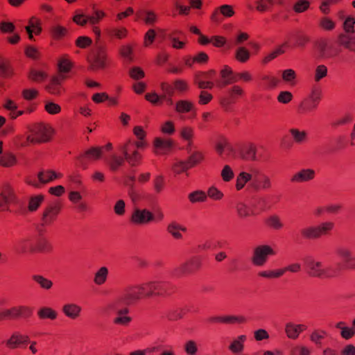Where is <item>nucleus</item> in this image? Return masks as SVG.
Listing matches in <instances>:
<instances>
[{
    "mask_svg": "<svg viewBox=\"0 0 355 355\" xmlns=\"http://www.w3.org/2000/svg\"><path fill=\"white\" fill-rule=\"evenodd\" d=\"M144 286L130 285L124 289L123 293L109 302V308L119 313H128V306L137 303L144 297Z\"/></svg>",
    "mask_w": 355,
    "mask_h": 355,
    "instance_id": "f257e3e1",
    "label": "nucleus"
},
{
    "mask_svg": "<svg viewBox=\"0 0 355 355\" xmlns=\"http://www.w3.org/2000/svg\"><path fill=\"white\" fill-rule=\"evenodd\" d=\"M305 264L308 275L312 277L332 278L338 276L340 272V269L333 266L323 268L322 262L311 258L305 261Z\"/></svg>",
    "mask_w": 355,
    "mask_h": 355,
    "instance_id": "f03ea898",
    "label": "nucleus"
},
{
    "mask_svg": "<svg viewBox=\"0 0 355 355\" xmlns=\"http://www.w3.org/2000/svg\"><path fill=\"white\" fill-rule=\"evenodd\" d=\"M105 15V12L101 10H95L94 15H86L83 12H77L73 20L76 24L82 26L89 22L93 26L92 30L94 34L99 37L101 36V31L97 26H95V25L97 24Z\"/></svg>",
    "mask_w": 355,
    "mask_h": 355,
    "instance_id": "7ed1b4c3",
    "label": "nucleus"
},
{
    "mask_svg": "<svg viewBox=\"0 0 355 355\" xmlns=\"http://www.w3.org/2000/svg\"><path fill=\"white\" fill-rule=\"evenodd\" d=\"M31 134L27 137L32 144L48 141L50 139L51 129L44 124L35 125L31 130Z\"/></svg>",
    "mask_w": 355,
    "mask_h": 355,
    "instance_id": "20e7f679",
    "label": "nucleus"
},
{
    "mask_svg": "<svg viewBox=\"0 0 355 355\" xmlns=\"http://www.w3.org/2000/svg\"><path fill=\"white\" fill-rule=\"evenodd\" d=\"M275 252L268 245H261L257 246L253 250L252 262L257 266H263L270 255H274Z\"/></svg>",
    "mask_w": 355,
    "mask_h": 355,
    "instance_id": "39448f33",
    "label": "nucleus"
},
{
    "mask_svg": "<svg viewBox=\"0 0 355 355\" xmlns=\"http://www.w3.org/2000/svg\"><path fill=\"white\" fill-rule=\"evenodd\" d=\"M61 210V205L55 203L48 205L43 210L41 218V225L42 227L50 226L56 220Z\"/></svg>",
    "mask_w": 355,
    "mask_h": 355,
    "instance_id": "423d86ee",
    "label": "nucleus"
},
{
    "mask_svg": "<svg viewBox=\"0 0 355 355\" xmlns=\"http://www.w3.org/2000/svg\"><path fill=\"white\" fill-rule=\"evenodd\" d=\"M337 254L343 261L342 267L347 270H355V247H342L338 249Z\"/></svg>",
    "mask_w": 355,
    "mask_h": 355,
    "instance_id": "0eeeda50",
    "label": "nucleus"
},
{
    "mask_svg": "<svg viewBox=\"0 0 355 355\" xmlns=\"http://www.w3.org/2000/svg\"><path fill=\"white\" fill-rule=\"evenodd\" d=\"M130 144V141L128 140L127 142L123 144H121L119 146V150L124 155L125 160L128 163L132 166H135L139 164L141 160L142 156L139 153L138 150H134L133 151H130L129 148V145Z\"/></svg>",
    "mask_w": 355,
    "mask_h": 355,
    "instance_id": "6e6552de",
    "label": "nucleus"
},
{
    "mask_svg": "<svg viewBox=\"0 0 355 355\" xmlns=\"http://www.w3.org/2000/svg\"><path fill=\"white\" fill-rule=\"evenodd\" d=\"M155 220V216L146 209H135L132 214L131 221L136 225L148 223Z\"/></svg>",
    "mask_w": 355,
    "mask_h": 355,
    "instance_id": "1a4fd4ad",
    "label": "nucleus"
},
{
    "mask_svg": "<svg viewBox=\"0 0 355 355\" xmlns=\"http://www.w3.org/2000/svg\"><path fill=\"white\" fill-rule=\"evenodd\" d=\"M271 186L270 178L257 168V173L252 182H250V187L255 191H258L269 189Z\"/></svg>",
    "mask_w": 355,
    "mask_h": 355,
    "instance_id": "9d476101",
    "label": "nucleus"
},
{
    "mask_svg": "<svg viewBox=\"0 0 355 355\" xmlns=\"http://www.w3.org/2000/svg\"><path fill=\"white\" fill-rule=\"evenodd\" d=\"M106 54L101 46L96 47L92 52L89 62L94 69L103 68L105 66Z\"/></svg>",
    "mask_w": 355,
    "mask_h": 355,
    "instance_id": "9b49d317",
    "label": "nucleus"
},
{
    "mask_svg": "<svg viewBox=\"0 0 355 355\" xmlns=\"http://www.w3.org/2000/svg\"><path fill=\"white\" fill-rule=\"evenodd\" d=\"M15 200L13 189L8 185L3 187L0 191V207L3 210H7V205Z\"/></svg>",
    "mask_w": 355,
    "mask_h": 355,
    "instance_id": "f8f14e48",
    "label": "nucleus"
},
{
    "mask_svg": "<svg viewBox=\"0 0 355 355\" xmlns=\"http://www.w3.org/2000/svg\"><path fill=\"white\" fill-rule=\"evenodd\" d=\"M230 96L224 97L220 99V104L223 108L228 111L231 105L234 102L236 96H241L243 94V90L239 85H234L229 90Z\"/></svg>",
    "mask_w": 355,
    "mask_h": 355,
    "instance_id": "ddd939ff",
    "label": "nucleus"
},
{
    "mask_svg": "<svg viewBox=\"0 0 355 355\" xmlns=\"http://www.w3.org/2000/svg\"><path fill=\"white\" fill-rule=\"evenodd\" d=\"M257 173V168L251 167L249 172H241L236 178V187L237 190L242 189L247 182H251ZM250 186V184H249Z\"/></svg>",
    "mask_w": 355,
    "mask_h": 355,
    "instance_id": "4468645a",
    "label": "nucleus"
},
{
    "mask_svg": "<svg viewBox=\"0 0 355 355\" xmlns=\"http://www.w3.org/2000/svg\"><path fill=\"white\" fill-rule=\"evenodd\" d=\"M257 173V168L251 167L249 172H241L236 178V187L237 190L242 189L247 182H251ZM250 186V184H249Z\"/></svg>",
    "mask_w": 355,
    "mask_h": 355,
    "instance_id": "2eb2a0df",
    "label": "nucleus"
},
{
    "mask_svg": "<svg viewBox=\"0 0 355 355\" xmlns=\"http://www.w3.org/2000/svg\"><path fill=\"white\" fill-rule=\"evenodd\" d=\"M315 172L311 168L301 169L295 173L291 178L293 183H301L312 180L315 178Z\"/></svg>",
    "mask_w": 355,
    "mask_h": 355,
    "instance_id": "dca6fc26",
    "label": "nucleus"
},
{
    "mask_svg": "<svg viewBox=\"0 0 355 355\" xmlns=\"http://www.w3.org/2000/svg\"><path fill=\"white\" fill-rule=\"evenodd\" d=\"M318 97L314 100L306 98L302 101L298 105L297 111L301 115H307L313 112L318 107Z\"/></svg>",
    "mask_w": 355,
    "mask_h": 355,
    "instance_id": "f3484780",
    "label": "nucleus"
},
{
    "mask_svg": "<svg viewBox=\"0 0 355 355\" xmlns=\"http://www.w3.org/2000/svg\"><path fill=\"white\" fill-rule=\"evenodd\" d=\"M14 248L17 253L21 254L36 252V248L31 245L28 239H19L15 243Z\"/></svg>",
    "mask_w": 355,
    "mask_h": 355,
    "instance_id": "a211bd4d",
    "label": "nucleus"
},
{
    "mask_svg": "<svg viewBox=\"0 0 355 355\" xmlns=\"http://www.w3.org/2000/svg\"><path fill=\"white\" fill-rule=\"evenodd\" d=\"M247 340L245 335H240L234 338L229 345V349L235 354H241L245 348V343Z\"/></svg>",
    "mask_w": 355,
    "mask_h": 355,
    "instance_id": "6ab92c4d",
    "label": "nucleus"
},
{
    "mask_svg": "<svg viewBox=\"0 0 355 355\" xmlns=\"http://www.w3.org/2000/svg\"><path fill=\"white\" fill-rule=\"evenodd\" d=\"M62 312L64 314L71 318V319H76L78 317H79L82 309L81 307L73 303H69L66 304L62 306Z\"/></svg>",
    "mask_w": 355,
    "mask_h": 355,
    "instance_id": "aec40b11",
    "label": "nucleus"
},
{
    "mask_svg": "<svg viewBox=\"0 0 355 355\" xmlns=\"http://www.w3.org/2000/svg\"><path fill=\"white\" fill-rule=\"evenodd\" d=\"M304 326L303 324H295L292 322H288L285 325V332L288 338L291 339H296L300 334L304 331Z\"/></svg>",
    "mask_w": 355,
    "mask_h": 355,
    "instance_id": "412c9836",
    "label": "nucleus"
},
{
    "mask_svg": "<svg viewBox=\"0 0 355 355\" xmlns=\"http://www.w3.org/2000/svg\"><path fill=\"white\" fill-rule=\"evenodd\" d=\"M167 232L175 239H182V234L181 232H187V229L186 227L180 225L177 222L173 221L170 223L166 227Z\"/></svg>",
    "mask_w": 355,
    "mask_h": 355,
    "instance_id": "4be33fe9",
    "label": "nucleus"
},
{
    "mask_svg": "<svg viewBox=\"0 0 355 355\" xmlns=\"http://www.w3.org/2000/svg\"><path fill=\"white\" fill-rule=\"evenodd\" d=\"M154 146L155 148V153L166 154L171 150L172 147V142L168 139L157 138L155 140Z\"/></svg>",
    "mask_w": 355,
    "mask_h": 355,
    "instance_id": "5701e85b",
    "label": "nucleus"
},
{
    "mask_svg": "<svg viewBox=\"0 0 355 355\" xmlns=\"http://www.w3.org/2000/svg\"><path fill=\"white\" fill-rule=\"evenodd\" d=\"M220 76L223 79L222 83L223 86L230 85L238 80L236 73H234L232 69L228 66H225V67L220 71Z\"/></svg>",
    "mask_w": 355,
    "mask_h": 355,
    "instance_id": "b1692460",
    "label": "nucleus"
},
{
    "mask_svg": "<svg viewBox=\"0 0 355 355\" xmlns=\"http://www.w3.org/2000/svg\"><path fill=\"white\" fill-rule=\"evenodd\" d=\"M65 78L64 76L54 77L46 86L47 91L53 95H60L62 93L61 80Z\"/></svg>",
    "mask_w": 355,
    "mask_h": 355,
    "instance_id": "393cba45",
    "label": "nucleus"
},
{
    "mask_svg": "<svg viewBox=\"0 0 355 355\" xmlns=\"http://www.w3.org/2000/svg\"><path fill=\"white\" fill-rule=\"evenodd\" d=\"M338 42L346 49L355 52V35L340 34L338 36Z\"/></svg>",
    "mask_w": 355,
    "mask_h": 355,
    "instance_id": "a878e982",
    "label": "nucleus"
},
{
    "mask_svg": "<svg viewBox=\"0 0 355 355\" xmlns=\"http://www.w3.org/2000/svg\"><path fill=\"white\" fill-rule=\"evenodd\" d=\"M266 223L268 227L273 230H279L284 227V223L280 216L275 214L267 217Z\"/></svg>",
    "mask_w": 355,
    "mask_h": 355,
    "instance_id": "bb28decb",
    "label": "nucleus"
},
{
    "mask_svg": "<svg viewBox=\"0 0 355 355\" xmlns=\"http://www.w3.org/2000/svg\"><path fill=\"white\" fill-rule=\"evenodd\" d=\"M194 264H196V261L194 259H191L189 261L181 263L174 269V275L180 276L191 272Z\"/></svg>",
    "mask_w": 355,
    "mask_h": 355,
    "instance_id": "cd10ccee",
    "label": "nucleus"
},
{
    "mask_svg": "<svg viewBox=\"0 0 355 355\" xmlns=\"http://www.w3.org/2000/svg\"><path fill=\"white\" fill-rule=\"evenodd\" d=\"M194 110V105L187 100H180L175 103V111L179 114L189 113Z\"/></svg>",
    "mask_w": 355,
    "mask_h": 355,
    "instance_id": "c85d7f7f",
    "label": "nucleus"
},
{
    "mask_svg": "<svg viewBox=\"0 0 355 355\" xmlns=\"http://www.w3.org/2000/svg\"><path fill=\"white\" fill-rule=\"evenodd\" d=\"M257 149L253 144H248L241 150V156L246 160H257Z\"/></svg>",
    "mask_w": 355,
    "mask_h": 355,
    "instance_id": "c756f323",
    "label": "nucleus"
},
{
    "mask_svg": "<svg viewBox=\"0 0 355 355\" xmlns=\"http://www.w3.org/2000/svg\"><path fill=\"white\" fill-rule=\"evenodd\" d=\"M108 268L105 266L101 267L94 274V282L98 286L103 284L107 279Z\"/></svg>",
    "mask_w": 355,
    "mask_h": 355,
    "instance_id": "7c9ffc66",
    "label": "nucleus"
},
{
    "mask_svg": "<svg viewBox=\"0 0 355 355\" xmlns=\"http://www.w3.org/2000/svg\"><path fill=\"white\" fill-rule=\"evenodd\" d=\"M25 29L28 34L30 40L33 39V32L36 35H39L42 31V28L40 26V21L33 17L29 21V26H26Z\"/></svg>",
    "mask_w": 355,
    "mask_h": 355,
    "instance_id": "2f4dec72",
    "label": "nucleus"
},
{
    "mask_svg": "<svg viewBox=\"0 0 355 355\" xmlns=\"http://www.w3.org/2000/svg\"><path fill=\"white\" fill-rule=\"evenodd\" d=\"M61 176V174H57L53 171H40L37 175L38 180L42 184H46Z\"/></svg>",
    "mask_w": 355,
    "mask_h": 355,
    "instance_id": "473e14b6",
    "label": "nucleus"
},
{
    "mask_svg": "<svg viewBox=\"0 0 355 355\" xmlns=\"http://www.w3.org/2000/svg\"><path fill=\"white\" fill-rule=\"evenodd\" d=\"M138 17L144 19L148 25H153L157 20L156 14L150 10H140L137 13Z\"/></svg>",
    "mask_w": 355,
    "mask_h": 355,
    "instance_id": "72a5a7b5",
    "label": "nucleus"
},
{
    "mask_svg": "<svg viewBox=\"0 0 355 355\" xmlns=\"http://www.w3.org/2000/svg\"><path fill=\"white\" fill-rule=\"evenodd\" d=\"M141 286H144V297H150L153 295H155L157 291V282H148L141 284Z\"/></svg>",
    "mask_w": 355,
    "mask_h": 355,
    "instance_id": "f704fd0d",
    "label": "nucleus"
},
{
    "mask_svg": "<svg viewBox=\"0 0 355 355\" xmlns=\"http://www.w3.org/2000/svg\"><path fill=\"white\" fill-rule=\"evenodd\" d=\"M106 311L108 313H114L118 315V316L114 319V323L115 324L127 325L131 321V318L125 315L127 313H119L115 311L111 310L109 308V303L106 306Z\"/></svg>",
    "mask_w": 355,
    "mask_h": 355,
    "instance_id": "c9c22d12",
    "label": "nucleus"
},
{
    "mask_svg": "<svg viewBox=\"0 0 355 355\" xmlns=\"http://www.w3.org/2000/svg\"><path fill=\"white\" fill-rule=\"evenodd\" d=\"M12 75V69L9 62L0 56V76L9 78Z\"/></svg>",
    "mask_w": 355,
    "mask_h": 355,
    "instance_id": "e433bc0d",
    "label": "nucleus"
},
{
    "mask_svg": "<svg viewBox=\"0 0 355 355\" xmlns=\"http://www.w3.org/2000/svg\"><path fill=\"white\" fill-rule=\"evenodd\" d=\"M125 157L119 156L116 154L111 155L108 164L112 171H116L121 166H122L125 162Z\"/></svg>",
    "mask_w": 355,
    "mask_h": 355,
    "instance_id": "4c0bfd02",
    "label": "nucleus"
},
{
    "mask_svg": "<svg viewBox=\"0 0 355 355\" xmlns=\"http://www.w3.org/2000/svg\"><path fill=\"white\" fill-rule=\"evenodd\" d=\"M328 45L325 42H318L315 44L316 55L318 58H328L330 55L327 53Z\"/></svg>",
    "mask_w": 355,
    "mask_h": 355,
    "instance_id": "58836bf2",
    "label": "nucleus"
},
{
    "mask_svg": "<svg viewBox=\"0 0 355 355\" xmlns=\"http://www.w3.org/2000/svg\"><path fill=\"white\" fill-rule=\"evenodd\" d=\"M207 194L201 190H197L190 193L188 198L191 203L202 202L207 200Z\"/></svg>",
    "mask_w": 355,
    "mask_h": 355,
    "instance_id": "ea45409f",
    "label": "nucleus"
},
{
    "mask_svg": "<svg viewBox=\"0 0 355 355\" xmlns=\"http://www.w3.org/2000/svg\"><path fill=\"white\" fill-rule=\"evenodd\" d=\"M37 315L41 319L55 320L58 314L55 311L49 307H42L38 311Z\"/></svg>",
    "mask_w": 355,
    "mask_h": 355,
    "instance_id": "a19ab883",
    "label": "nucleus"
},
{
    "mask_svg": "<svg viewBox=\"0 0 355 355\" xmlns=\"http://www.w3.org/2000/svg\"><path fill=\"white\" fill-rule=\"evenodd\" d=\"M302 236L308 239H318V231L317 226H310L301 230Z\"/></svg>",
    "mask_w": 355,
    "mask_h": 355,
    "instance_id": "79ce46f5",
    "label": "nucleus"
},
{
    "mask_svg": "<svg viewBox=\"0 0 355 355\" xmlns=\"http://www.w3.org/2000/svg\"><path fill=\"white\" fill-rule=\"evenodd\" d=\"M290 133L295 142L297 144L304 142L307 138V133L304 130L301 131L296 128H292L290 130Z\"/></svg>",
    "mask_w": 355,
    "mask_h": 355,
    "instance_id": "37998d69",
    "label": "nucleus"
},
{
    "mask_svg": "<svg viewBox=\"0 0 355 355\" xmlns=\"http://www.w3.org/2000/svg\"><path fill=\"white\" fill-rule=\"evenodd\" d=\"M44 200L42 195L32 196L28 202V209L31 211H36Z\"/></svg>",
    "mask_w": 355,
    "mask_h": 355,
    "instance_id": "c03bdc74",
    "label": "nucleus"
},
{
    "mask_svg": "<svg viewBox=\"0 0 355 355\" xmlns=\"http://www.w3.org/2000/svg\"><path fill=\"white\" fill-rule=\"evenodd\" d=\"M203 159L204 155L200 151H194L189 157L187 162L190 167H193L196 164H199L200 162H202Z\"/></svg>",
    "mask_w": 355,
    "mask_h": 355,
    "instance_id": "a18cd8bd",
    "label": "nucleus"
},
{
    "mask_svg": "<svg viewBox=\"0 0 355 355\" xmlns=\"http://www.w3.org/2000/svg\"><path fill=\"white\" fill-rule=\"evenodd\" d=\"M334 227V223L331 221H326L322 223L320 225L317 226L318 231V236L320 237L323 234H327L331 232Z\"/></svg>",
    "mask_w": 355,
    "mask_h": 355,
    "instance_id": "49530a36",
    "label": "nucleus"
},
{
    "mask_svg": "<svg viewBox=\"0 0 355 355\" xmlns=\"http://www.w3.org/2000/svg\"><path fill=\"white\" fill-rule=\"evenodd\" d=\"M215 148L218 154L220 156L223 155L225 150L230 151L232 150V147L230 143L225 139H221L220 141H218L216 144Z\"/></svg>",
    "mask_w": 355,
    "mask_h": 355,
    "instance_id": "de8ad7c7",
    "label": "nucleus"
},
{
    "mask_svg": "<svg viewBox=\"0 0 355 355\" xmlns=\"http://www.w3.org/2000/svg\"><path fill=\"white\" fill-rule=\"evenodd\" d=\"M328 69L327 67L324 64H320L317 66L315 70L314 80L319 82L322 78L327 76Z\"/></svg>",
    "mask_w": 355,
    "mask_h": 355,
    "instance_id": "09e8293b",
    "label": "nucleus"
},
{
    "mask_svg": "<svg viewBox=\"0 0 355 355\" xmlns=\"http://www.w3.org/2000/svg\"><path fill=\"white\" fill-rule=\"evenodd\" d=\"M250 51L245 47H239L236 51V58L241 62H245L250 58Z\"/></svg>",
    "mask_w": 355,
    "mask_h": 355,
    "instance_id": "8fccbe9b",
    "label": "nucleus"
},
{
    "mask_svg": "<svg viewBox=\"0 0 355 355\" xmlns=\"http://www.w3.org/2000/svg\"><path fill=\"white\" fill-rule=\"evenodd\" d=\"M33 279L44 289H50L53 286V282L51 280L42 275H34Z\"/></svg>",
    "mask_w": 355,
    "mask_h": 355,
    "instance_id": "3c124183",
    "label": "nucleus"
},
{
    "mask_svg": "<svg viewBox=\"0 0 355 355\" xmlns=\"http://www.w3.org/2000/svg\"><path fill=\"white\" fill-rule=\"evenodd\" d=\"M128 31L125 28H111L108 33L110 36L115 37L118 39L124 38L127 35Z\"/></svg>",
    "mask_w": 355,
    "mask_h": 355,
    "instance_id": "603ef678",
    "label": "nucleus"
},
{
    "mask_svg": "<svg viewBox=\"0 0 355 355\" xmlns=\"http://www.w3.org/2000/svg\"><path fill=\"white\" fill-rule=\"evenodd\" d=\"M46 77H47V75L44 72L40 71H37L35 69L31 70V71L28 74L29 79H31V80L35 81V82L42 81V80H44Z\"/></svg>",
    "mask_w": 355,
    "mask_h": 355,
    "instance_id": "864d4df0",
    "label": "nucleus"
},
{
    "mask_svg": "<svg viewBox=\"0 0 355 355\" xmlns=\"http://www.w3.org/2000/svg\"><path fill=\"white\" fill-rule=\"evenodd\" d=\"M153 187L156 193H160L164 186V176L159 175H156L153 181Z\"/></svg>",
    "mask_w": 355,
    "mask_h": 355,
    "instance_id": "5fc2aeb1",
    "label": "nucleus"
},
{
    "mask_svg": "<svg viewBox=\"0 0 355 355\" xmlns=\"http://www.w3.org/2000/svg\"><path fill=\"white\" fill-rule=\"evenodd\" d=\"M180 134L183 139L191 140L194 135V130L191 127L184 126L181 128Z\"/></svg>",
    "mask_w": 355,
    "mask_h": 355,
    "instance_id": "6e6d98bb",
    "label": "nucleus"
},
{
    "mask_svg": "<svg viewBox=\"0 0 355 355\" xmlns=\"http://www.w3.org/2000/svg\"><path fill=\"white\" fill-rule=\"evenodd\" d=\"M102 155L101 148L93 147L85 152V156L91 159H98Z\"/></svg>",
    "mask_w": 355,
    "mask_h": 355,
    "instance_id": "4d7b16f0",
    "label": "nucleus"
},
{
    "mask_svg": "<svg viewBox=\"0 0 355 355\" xmlns=\"http://www.w3.org/2000/svg\"><path fill=\"white\" fill-rule=\"evenodd\" d=\"M67 32V29L60 25H55L51 28L52 35L56 39H59L64 36Z\"/></svg>",
    "mask_w": 355,
    "mask_h": 355,
    "instance_id": "13d9d810",
    "label": "nucleus"
},
{
    "mask_svg": "<svg viewBox=\"0 0 355 355\" xmlns=\"http://www.w3.org/2000/svg\"><path fill=\"white\" fill-rule=\"evenodd\" d=\"M207 196L213 200H220L223 197L222 191L215 187H211L207 191Z\"/></svg>",
    "mask_w": 355,
    "mask_h": 355,
    "instance_id": "bf43d9fd",
    "label": "nucleus"
},
{
    "mask_svg": "<svg viewBox=\"0 0 355 355\" xmlns=\"http://www.w3.org/2000/svg\"><path fill=\"white\" fill-rule=\"evenodd\" d=\"M236 211L241 218L248 217L252 214L250 208L243 203H239L236 206Z\"/></svg>",
    "mask_w": 355,
    "mask_h": 355,
    "instance_id": "052dcab7",
    "label": "nucleus"
},
{
    "mask_svg": "<svg viewBox=\"0 0 355 355\" xmlns=\"http://www.w3.org/2000/svg\"><path fill=\"white\" fill-rule=\"evenodd\" d=\"M189 168H190V166L188 162L182 161L178 162L173 166V170L175 173L178 174L186 171Z\"/></svg>",
    "mask_w": 355,
    "mask_h": 355,
    "instance_id": "680f3d73",
    "label": "nucleus"
},
{
    "mask_svg": "<svg viewBox=\"0 0 355 355\" xmlns=\"http://www.w3.org/2000/svg\"><path fill=\"white\" fill-rule=\"evenodd\" d=\"M319 26L326 31L333 30L335 27L334 22L327 17H322L319 22Z\"/></svg>",
    "mask_w": 355,
    "mask_h": 355,
    "instance_id": "e2e57ef3",
    "label": "nucleus"
},
{
    "mask_svg": "<svg viewBox=\"0 0 355 355\" xmlns=\"http://www.w3.org/2000/svg\"><path fill=\"white\" fill-rule=\"evenodd\" d=\"M184 350L188 355H196L198 351L196 343L193 340H189L185 343Z\"/></svg>",
    "mask_w": 355,
    "mask_h": 355,
    "instance_id": "0e129e2a",
    "label": "nucleus"
},
{
    "mask_svg": "<svg viewBox=\"0 0 355 355\" xmlns=\"http://www.w3.org/2000/svg\"><path fill=\"white\" fill-rule=\"evenodd\" d=\"M46 111L51 114H55L60 112L61 107L53 102H46L45 105Z\"/></svg>",
    "mask_w": 355,
    "mask_h": 355,
    "instance_id": "69168bd1",
    "label": "nucleus"
},
{
    "mask_svg": "<svg viewBox=\"0 0 355 355\" xmlns=\"http://www.w3.org/2000/svg\"><path fill=\"white\" fill-rule=\"evenodd\" d=\"M35 248L36 251L49 252L51 250V246L46 240L42 239L37 241Z\"/></svg>",
    "mask_w": 355,
    "mask_h": 355,
    "instance_id": "338daca9",
    "label": "nucleus"
},
{
    "mask_svg": "<svg viewBox=\"0 0 355 355\" xmlns=\"http://www.w3.org/2000/svg\"><path fill=\"white\" fill-rule=\"evenodd\" d=\"M221 176L223 178V180L225 182H229L234 177V172L230 168V166L225 165L222 171H221Z\"/></svg>",
    "mask_w": 355,
    "mask_h": 355,
    "instance_id": "774afa93",
    "label": "nucleus"
}]
</instances>
